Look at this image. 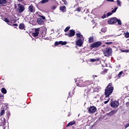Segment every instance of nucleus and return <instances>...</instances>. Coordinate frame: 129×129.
I'll use <instances>...</instances> for the list:
<instances>
[{"label": "nucleus", "instance_id": "obj_5", "mask_svg": "<svg viewBox=\"0 0 129 129\" xmlns=\"http://www.w3.org/2000/svg\"><path fill=\"white\" fill-rule=\"evenodd\" d=\"M25 6L21 5V4H18V8L17 11L19 13V14H22L24 11H25Z\"/></svg>", "mask_w": 129, "mask_h": 129}, {"label": "nucleus", "instance_id": "obj_42", "mask_svg": "<svg viewBox=\"0 0 129 129\" xmlns=\"http://www.w3.org/2000/svg\"><path fill=\"white\" fill-rule=\"evenodd\" d=\"M13 27H18V24H13Z\"/></svg>", "mask_w": 129, "mask_h": 129}, {"label": "nucleus", "instance_id": "obj_34", "mask_svg": "<svg viewBox=\"0 0 129 129\" xmlns=\"http://www.w3.org/2000/svg\"><path fill=\"white\" fill-rule=\"evenodd\" d=\"M101 31L103 32V33H105V32H106V28H102Z\"/></svg>", "mask_w": 129, "mask_h": 129}, {"label": "nucleus", "instance_id": "obj_7", "mask_svg": "<svg viewBox=\"0 0 129 129\" xmlns=\"http://www.w3.org/2000/svg\"><path fill=\"white\" fill-rule=\"evenodd\" d=\"M117 23V18H113L108 21V24L109 25H112V24H115Z\"/></svg>", "mask_w": 129, "mask_h": 129}, {"label": "nucleus", "instance_id": "obj_3", "mask_svg": "<svg viewBox=\"0 0 129 129\" xmlns=\"http://www.w3.org/2000/svg\"><path fill=\"white\" fill-rule=\"evenodd\" d=\"M76 36L78 38H79L76 42L77 46L79 47H81L83 45V42H84V38L82 35H81L80 33H76Z\"/></svg>", "mask_w": 129, "mask_h": 129}, {"label": "nucleus", "instance_id": "obj_14", "mask_svg": "<svg viewBox=\"0 0 129 129\" xmlns=\"http://www.w3.org/2000/svg\"><path fill=\"white\" fill-rule=\"evenodd\" d=\"M39 32H40L39 28L35 29V32L33 33L34 37L38 36V35H39Z\"/></svg>", "mask_w": 129, "mask_h": 129}, {"label": "nucleus", "instance_id": "obj_32", "mask_svg": "<svg viewBox=\"0 0 129 129\" xmlns=\"http://www.w3.org/2000/svg\"><path fill=\"white\" fill-rule=\"evenodd\" d=\"M70 29V27H67L65 29H64V32H68V30Z\"/></svg>", "mask_w": 129, "mask_h": 129}, {"label": "nucleus", "instance_id": "obj_24", "mask_svg": "<svg viewBox=\"0 0 129 129\" xmlns=\"http://www.w3.org/2000/svg\"><path fill=\"white\" fill-rule=\"evenodd\" d=\"M2 93H4V94H6V93H7V90L5 88H3L2 89Z\"/></svg>", "mask_w": 129, "mask_h": 129}, {"label": "nucleus", "instance_id": "obj_11", "mask_svg": "<svg viewBox=\"0 0 129 129\" xmlns=\"http://www.w3.org/2000/svg\"><path fill=\"white\" fill-rule=\"evenodd\" d=\"M88 111L90 113H94L96 111V107L94 106H91L88 108Z\"/></svg>", "mask_w": 129, "mask_h": 129}, {"label": "nucleus", "instance_id": "obj_10", "mask_svg": "<svg viewBox=\"0 0 129 129\" xmlns=\"http://www.w3.org/2000/svg\"><path fill=\"white\" fill-rule=\"evenodd\" d=\"M101 45V42L100 41H98L95 42V43H93V44L91 45V47L92 48H95L97 47H100Z\"/></svg>", "mask_w": 129, "mask_h": 129}, {"label": "nucleus", "instance_id": "obj_12", "mask_svg": "<svg viewBox=\"0 0 129 129\" xmlns=\"http://www.w3.org/2000/svg\"><path fill=\"white\" fill-rule=\"evenodd\" d=\"M66 44H67V42L66 41H56L55 42V46H58V45L59 44H61V45H66Z\"/></svg>", "mask_w": 129, "mask_h": 129}, {"label": "nucleus", "instance_id": "obj_35", "mask_svg": "<svg viewBox=\"0 0 129 129\" xmlns=\"http://www.w3.org/2000/svg\"><path fill=\"white\" fill-rule=\"evenodd\" d=\"M119 69H120V66H116V70L118 71Z\"/></svg>", "mask_w": 129, "mask_h": 129}, {"label": "nucleus", "instance_id": "obj_33", "mask_svg": "<svg viewBox=\"0 0 129 129\" xmlns=\"http://www.w3.org/2000/svg\"><path fill=\"white\" fill-rule=\"evenodd\" d=\"M117 22L118 24V25H121V21L119 19L117 20Z\"/></svg>", "mask_w": 129, "mask_h": 129}, {"label": "nucleus", "instance_id": "obj_27", "mask_svg": "<svg viewBox=\"0 0 129 129\" xmlns=\"http://www.w3.org/2000/svg\"><path fill=\"white\" fill-rule=\"evenodd\" d=\"M49 2V0H42L40 2V4H46V3H48Z\"/></svg>", "mask_w": 129, "mask_h": 129}, {"label": "nucleus", "instance_id": "obj_45", "mask_svg": "<svg viewBox=\"0 0 129 129\" xmlns=\"http://www.w3.org/2000/svg\"><path fill=\"white\" fill-rule=\"evenodd\" d=\"M20 3H22V2H23L24 0H18Z\"/></svg>", "mask_w": 129, "mask_h": 129}, {"label": "nucleus", "instance_id": "obj_19", "mask_svg": "<svg viewBox=\"0 0 129 129\" xmlns=\"http://www.w3.org/2000/svg\"><path fill=\"white\" fill-rule=\"evenodd\" d=\"M90 91H91V89H90V88H88L87 89H85V93H86V94H89V93H90Z\"/></svg>", "mask_w": 129, "mask_h": 129}, {"label": "nucleus", "instance_id": "obj_21", "mask_svg": "<svg viewBox=\"0 0 129 129\" xmlns=\"http://www.w3.org/2000/svg\"><path fill=\"white\" fill-rule=\"evenodd\" d=\"M19 29L21 30H23V29H25V25L24 24L22 23L19 25Z\"/></svg>", "mask_w": 129, "mask_h": 129}, {"label": "nucleus", "instance_id": "obj_26", "mask_svg": "<svg viewBox=\"0 0 129 129\" xmlns=\"http://www.w3.org/2000/svg\"><path fill=\"white\" fill-rule=\"evenodd\" d=\"M117 4L119 7H121V2L119 0H117Z\"/></svg>", "mask_w": 129, "mask_h": 129}, {"label": "nucleus", "instance_id": "obj_28", "mask_svg": "<svg viewBox=\"0 0 129 129\" xmlns=\"http://www.w3.org/2000/svg\"><path fill=\"white\" fill-rule=\"evenodd\" d=\"M124 37H125V38H129V33L128 32H124Z\"/></svg>", "mask_w": 129, "mask_h": 129}, {"label": "nucleus", "instance_id": "obj_38", "mask_svg": "<svg viewBox=\"0 0 129 129\" xmlns=\"http://www.w3.org/2000/svg\"><path fill=\"white\" fill-rule=\"evenodd\" d=\"M63 3H64V5L66 6L67 5V2H66V0H62Z\"/></svg>", "mask_w": 129, "mask_h": 129}, {"label": "nucleus", "instance_id": "obj_50", "mask_svg": "<svg viewBox=\"0 0 129 129\" xmlns=\"http://www.w3.org/2000/svg\"><path fill=\"white\" fill-rule=\"evenodd\" d=\"M4 129H6V128L4 127Z\"/></svg>", "mask_w": 129, "mask_h": 129}, {"label": "nucleus", "instance_id": "obj_37", "mask_svg": "<svg viewBox=\"0 0 129 129\" xmlns=\"http://www.w3.org/2000/svg\"><path fill=\"white\" fill-rule=\"evenodd\" d=\"M77 12H80L81 11V8L80 7H79L77 8Z\"/></svg>", "mask_w": 129, "mask_h": 129}, {"label": "nucleus", "instance_id": "obj_44", "mask_svg": "<svg viewBox=\"0 0 129 129\" xmlns=\"http://www.w3.org/2000/svg\"><path fill=\"white\" fill-rule=\"evenodd\" d=\"M4 122H3L4 125H5V122H6V119H5V118H4Z\"/></svg>", "mask_w": 129, "mask_h": 129}, {"label": "nucleus", "instance_id": "obj_29", "mask_svg": "<svg viewBox=\"0 0 129 129\" xmlns=\"http://www.w3.org/2000/svg\"><path fill=\"white\" fill-rule=\"evenodd\" d=\"M113 42H105V44H106V45H111L113 44Z\"/></svg>", "mask_w": 129, "mask_h": 129}, {"label": "nucleus", "instance_id": "obj_8", "mask_svg": "<svg viewBox=\"0 0 129 129\" xmlns=\"http://www.w3.org/2000/svg\"><path fill=\"white\" fill-rule=\"evenodd\" d=\"M75 35V31L73 30H70V33L67 34L66 33L65 35L68 36V37H74Z\"/></svg>", "mask_w": 129, "mask_h": 129}, {"label": "nucleus", "instance_id": "obj_17", "mask_svg": "<svg viewBox=\"0 0 129 129\" xmlns=\"http://www.w3.org/2000/svg\"><path fill=\"white\" fill-rule=\"evenodd\" d=\"M37 23L39 25H42V24H43V23H44V21H43V20H42V18H38L37 19Z\"/></svg>", "mask_w": 129, "mask_h": 129}, {"label": "nucleus", "instance_id": "obj_4", "mask_svg": "<svg viewBox=\"0 0 129 129\" xmlns=\"http://www.w3.org/2000/svg\"><path fill=\"white\" fill-rule=\"evenodd\" d=\"M103 54L106 57H109L112 54V49L110 47L105 48L103 51Z\"/></svg>", "mask_w": 129, "mask_h": 129}, {"label": "nucleus", "instance_id": "obj_6", "mask_svg": "<svg viewBox=\"0 0 129 129\" xmlns=\"http://www.w3.org/2000/svg\"><path fill=\"white\" fill-rule=\"evenodd\" d=\"M36 9L35 7L33 6V5H30L28 7V12L30 14L35 13Z\"/></svg>", "mask_w": 129, "mask_h": 129}, {"label": "nucleus", "instance_id": "obj_46", "mask_svg": "<svg viewBox=\"0 0 129 129\" xmlns=\"http://www.w3.org/2000/svg\"><path fill=\"white\" fill-rule=\"evenodd\" d=\"M104 72H107V70H104Z\"/></svg>", "mask_w": 129, "mask_h": 129}, {"label": "nucleus", "instance_id": "obj_40", "mask_svg": "<svg viewBox=\"0 0 129 129\" xmlns=\"http://www.w3.org/2000/svg\"><path fill=\"white\" fill-rule=\"evenodd\" d=\"M129 126V123H127L125 125V128H127V127H128Z\"/></svg>", "mask_w": 129, "mask_h": 129}, {"label": "nucleus", "instance_id": "obj_18", "mask_svg": "<svg viewBox=\"0 0 129 129\" xmlns=\"http://www.w3.org/2000/svg\"><path fill=\"white\" fill-rule=\"evenodd\" d=\"M100 58L97 57L96 58H91L90 59V62H96V61H99Z\"/></svg>", "mask_w": 129, "mask_h": 129}, {"label": "nucleus", "instance_id": "obj_49", "mask_svg": "<svg viewBox=\"0 0 129 129\" xmlns=\"http://www.w3.org/2000/svg\"><path fill=\"white\" fill-rule=\"evenodd\" d=\"M107 2H110V0H106Z\"/></svg>", "mask_w": 129, "mask_h": 129}, {"label": "nucleus", "instance_id": "obj_13", "mask_svg": "<svg viewBox=\"0 0 129 129\" xmlns=\"http://www.w3.org/2000/svg\"><path fill=\"white\" fill-rule=\"evenodd\" d=\"M116 10H117V7L114 9L113 10L111 11V12H109L106 14V17H109V16H111L113 13H115L116 12Z\"/></svg>", "mask_w": 129, "mask_h": 129}, {"label": "nucleus", "instance_id": "obj_2", "mask_svg": "<svg viewBox=\"0 0 129 129\" xmlns=\"http://www.w3.org/2000/svg\"><path fill=\"white\" fill-rule=\"evenodd\" d=\"M113 91V87L112 86V84L109 83L105 90V94L106 95V97H109V95L112 93Z\"/></svg>", "mask_w": 129, "mask_h": 129}, {"label": "nucleus", "instance_id": "obj_22", "mask_svg": "<svg viewBox=\"0 0 129 129\" xmlns=\"http://www.w3.org/2000/svg\"><path fill=\"white\" fill-rule=\"evenodd\" d=\"M7 3L6 0H0V5H5Z\"/></svg>", "mask_w": 129, "mask_h": 129}, {"label": "nucleus", "instance_id": "obj_39", "mask_svg": "<svg viewBox=\"0 0 129 129\" xmlns=\"http://www.w3.org/2000/svg\"><path fill=\"white\" fill-rule=\"evenodd\" d=\"M40 18H41L42 20H46V18L44 16H40Z\"/></svg>", "mask_w": 129, "mask_h": 129}, {"label": "nucleus", "instance_id": "obj_9", "mask_svg": "<svg viewBox=\"0 0 129 129\" xmlns=\"http://www.w3.org/2000/svg\"><path fill=\"white\" fill-rule=\"evenodd\" d=\"M119 104V103L117 101H112L110 103V105L112 107H117Z\"/></svg>", "mask_w": 129, "mask_h": 129}, {"label": "nucleus", "instance_id": "obj_31", "mask_svg": "<svg viewBox=\"0 0 129 129\" xmlns=\"http://www.w3.org/2000/svg\"><path fill=\"white\" fill-rule=\"evenodd\" d=\"M122 71H121L119 73V74H118V77H119V78H120V77L121 76V75H122Z\"/></svg>", "mask_w": 129, "mask_h": 129}, {"label": "nucleus", "instance_id": "obj_48", "mask_svg": "<svg viewBox=\"0 0 129 129\" xmlns=\"http://www.w3.org/2000/svg\"><path fill=\"white\" fill-rule=\"evenodd\" d=\"M11 23H14V20H11Z\"/></svg>", "mask_w": 129, "mask_h": 129}, {"label": "nucleus", "instance_id": "obj_16", "mask_svg": "<svg viewBox=\"0 0 129 129\" xmlns=\"http://www.w3.org/2000/svg\"><path fill=\"white\" fill-rule=\"evenodd\" d=\"M59 10H60L61 12H66V6H60L59 7Z\"/></svg>", "mask_w": 129, "mask_h": 129}, {"label": "nucleus", "instance_id": "obj_15", "mask_svg": "<svg viewBox=\"0 0 129 129\" xmlns=\"http://www.w3.org/2000/svg\"><path fill=\"white\" fill-rule=\"evenodd\" d=\"M117 112V109L112 110L109 113V115H113V114L116 113Z\"/></svg>", "mask_w": 129, "mask_h": 129}, {"label": "nucleus", "instance_id": "obj_30", "mask_svg": "<svg viewBox=\"0 0 129 129\" xmlns=\"http://www.w3.org/2000/svg\"><path fill=\"white\" fill-rule=\"evenodd\" d=\"M5 114V110L2 109L0 113V115H3Z\"/></svg>", "mask_w": 129, "mask_h": 129}, {"label": "nucleus", "instance_id": "obj_36", "mask_svg": "<svg viewBox=\"0 0 129 129\" xmlns=\"http://www.w3.org/2000/svg\"><path fill=\"white\" fill-rule=\"evenodd\" d=\"M56 6H52V7H51V9H52V10H56Z\"/></svg>", "mask_w": 129, "mask_h": 129}, {"label": "nucleus", "instance_id": "obj_1", "mask_svg": "<svg viewBox=\"0 0 129 129\" xmlns=\"http://www.w3.org/2000/svg\"><path fill=\"white\" fill-rule=\"evenodd\" d=\"M88 85L89 87H92V88H93V87H92V85H94L92 81H86L84 82H83V81L82 80H80L79 82H77V86H78L79 87H85V86Z\"/></svg>", "mask_w": 129, "mask_h": 129}, {"label": "nucleus", "instance_id": "obj_43", "mask_svg": "<svg viewBox=\"0 0 129 129\" xmlns=\"http://www.w3.org/2000/svg\"><path fill=\"white\" fill-rule=\"evenodd\" d=\"M109 101V100L105 101L104 102V103L105 104H106L107 103H108Z\"/></svg>", "mask_w": 129, "mask_h": 129}, {"label": "nucleus", "instance_id": "obj_25", "mask_svg": "<svg viewBox=\"0 0 129 129\" xmlns=\"http://www.w3.org/2000/svg\"><path fill=\"white\" fill-rule=\"evenodd\" d=\"M3 20L4 21H5V22L7 23L8 25H10V20H9V19H8L7 18H4Z\"/></svg>", "mask_w": 129, "mask_h": 129}, {"label": "nucleus", "instance_id": "obj_20", "mask_svg": "<svg viewBox=\"0 0 129 129\" xmlns=\"http://www.w3.org/2000/svg\"><path fill=\"white\" fill-rule=\"evenodd\" d=\"M75 123H76V122H75V121H71L67 125V126H70V125H73V124H75Z\"/></svg>", "mask_w": 129, "mask_h": 129}, {"label": "nucleus", "instance_id": "obj_47", "mask_svg": "<svg viewBox=\"0 0 129 129\" xmlns=\"http://www.w3.org/2000/svg\"><path fill=\"white\" fill-rule=\"evenodd\" d=\"M110 2H114V0H110Z\"/></svg>", "mask_w": 129, "mask_h": 129}, {"label": "nucleus", "instance_id": "obj_41", "mask_svg": "<svg viewBox=\"0 0 129 129\" xmlns=\"http://www.w3.org/2000/svg\"><path fill=\"white\" fill-rule=\"evenodd\" d=\"M105 18H106V15L104 14L103 16L101 17L102 19H105Z\"/></svg>", "mask_w": 129, "mask_h": 129}, {"label": "nucleus", "instance_id": "obj_23", "mask_svg": "<svg viewBox=\"0 0 129 129\" xmlns=\"http://www.w3.org/2000/svg\"><path fill=\"white\" fill-rule=\"evenodd\" d=\"M93 40H94L93 36L90 37L89 38V43H92V42H93Z\"/></svg>", "mask_w": 129, "mask_h": 129}]
</instances>
